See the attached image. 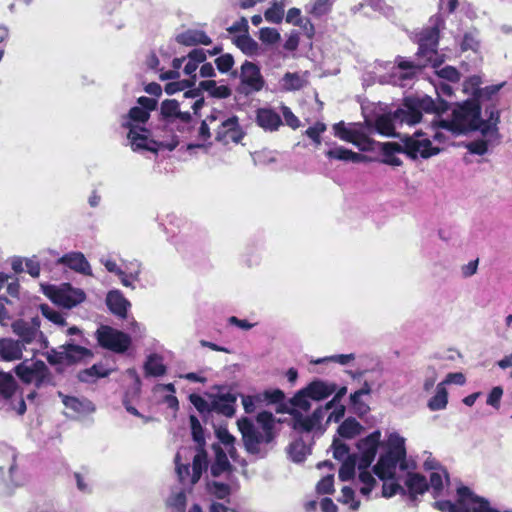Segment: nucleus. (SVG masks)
Listing matches in <instances>:
<instances>
[{"mask_svg":"<svg viewBox=\"0 0 512 512\" xmlns=\"http://www.w3.org/2000/svg\"><path fill=\"white\" fill-rule=\"evenodd\" d=\"M256 422L261 426L263 433L259 432L253 421L248 417H242L237 420L238 429L242 435L245 450L252 455L260 453V444H269L274 441L275 418L269 411H261L256 416Z\"/></svg>","mask_w":512,"mask_h":512,"instance_id":"nucleus-1","label":"nucleus"},{"mask_svg":"<svg viewBox=\"0 0 512 512\" xmlns=\"http://www.w3.org/2000/svg\"><path fill=\"white\" fill-rule=\"evenodd\" d=\"M457 499L440 500L433 503L434 508L441 512H500L491 507L490 502L481 496L476 495L468 486H459L456 490Z\"/></svg>","mask_w":512,"mask_h":512,"instance_id":"nucleus-2","label":"nucleus"},{"mask_svg":"<svg viewBox=\"0 0 512 512\" xmlns=\"http://www.w3.org/2000/svg\"><path fill=\"white\" fill-rule=\"evenodd\" d=\"M452 116L460 125L461 133L480 131L483 135L489 133V127L481 118V106L477 99L466 100L453 109Z\"/></svg>","mask_w":512,"mask_h":512,"instance_id":"nucleus-3","label":"nucleus"},{"mask_svg":"<svg viewBox=\"0 0 512 512\" xmlns=\"http://www.w3.org/2000/svg\"><path fill=\"white\" fill-rule=\"evenodd\" d=\"M14 372L22 383H34L37 389L45 385H55L52 372L42 360L26 359L15 366Z\"/></svg>","mask_w":512,"mask_h":512,"instance_id":"nucleus-4","label":"nucleus"},{"mask_svg":"<svg viewBox=\"0 0 512 512\" xmlns=\"http://www.w3.org/2000/svg\"><path fill=\"white\" fill-rule=\"evenodd\" d=\"M219 120L216 121L215 141L223 145L238 144L245 136V132L236 115L228 116L223 110L216 109Z\"/></svg>","mask_w":512,"mask_h":512,"instance_id":"nucleus-5","label":"nucleus"},{"mask_svg":"<svg viewBox=\"0 0 512 512\" xmlns=\"http://www.w3.org/2000/svg\"><path fill=\"white\" fill-rule=\"evenodd\" d=\"M122 127L129 130L127 138L133 151L146 150L157 153L161 147H166L172 151L177 146V143L164 145L162 142L150 139V131L147 128L134 125L129 121L122 122Z\"/></svg>","mask_w":512,"mask_h":512,"instance_id":"nucleus-6","label":"nucleus"},{"mask_svg":"<svg viewBox=\"0 0 512 512\" xmlns=\"http://www.w3.org/2000/svg\"><path fill=\"white\" fill-rule=\"evenodd\" d=\"M402 145L397 142L381 143L380 150L382 153L381 162L391 166H401L402 160L396 157V153H403L412 160L417 159V151L421 143L412 140V138H401Z\"/></svg>","mask_w":512,"mask_h":512,"instance_id":"nucleus-7","label":"nucleus"},{"mask_svg":"<svg viewBox=\"0 0 512 512\" xmlns=\"http://www.w3.org/2000/svg\"><path fill=\"white\" fill-rule=\"evenodd\" d=\"M95 335L98 344L102 348L120 354L126 352L132 342L131 337L127 333L108 325H101L96 330Z\"/></svg>","mask_w":512,"mask_h":512,"instance_id":"nucleus-8","label":"nucleus"},{"mask_svg":"<svg viewBox=\"0 0 512 512\" xmlns=\"http://www.w3.org/2000/svg\"><path fill=\"white\" fill-rule=\"evenodd\" d=\"M241 86L240 92L245 95L259 92L265 85V80L261 74L260 68L257 64L246 60L241 65L240 72Z\"/></svg>","mask_w":512,"mask_h":512,"instance_id":"nucleus-9","label":"nucleus"},{"mask_svg":"<svg viewBox=\"0 0 512 512\" xmlns=\"http://www.w3.org/2000/svg\"><path fill=\"white\" fill-rule=\"evenodd\" d=\"M380 445V430L373 431L357 442L356 447L360 452V456L358 458V469L369 468L371 466Z\"/></svg>","mask_w":512,"mask_h":512,"instance_id":"nucleus-10","label":"nucleus"},{"mask_svg":"<svg viewBox=\"0 0 512 512\" xmlns=\"http://www.w3.org/2000/svg\"><path fill=\"white\" fill-rule=\"evenodd\" d=\"M406 495L412 502L417 501L419 495L429 491V483L426 477L417 472H407L404 480Z\"/></svg>","mask_w":512,"mask_h":512,"instance_id":"nucleus-11","label":"nucleus"},{"mask_svg":"<svg viewBox=\"0 0 512 512\" xmlns=\"http://www.w3.org/2000/svg\"><path fill=\"white\" fill-rule=\"evenodd\" d=\"M394 117L396 118L397 122L407 123L409 125H414L421 121L422 113L415 103L413 96L404 98L403 107L397 108L394 111Z\"/></svg>","mask_w":512,"mask_h":512,"instance_id":"nucleus-12","label":"nucleus"},{"mask_svg":"<svg viewBox=\"0 0 512 512\" xmlns=\"http://www.w3.org/2000/svg\"><path fill=\"white\" fill-rule=\"evenodd\" d=\"M59 264H63L71 270L86 275L92 276V270L89 262L81 252H70L64 254L57 261Z\"/></svg>","mask_w":512,"mask_h":512,"instance_id":"nucleus-13","label":"nucleus"},{"mask_svg":"<svg viewBox=\"0 0 512 512\" xmlns=\"http://www.w3.org/2000/svg\"><path fill=\"white\" fill-rule=\"evenodd\" d=\"M40 322L38 318H33L31 322L25 320H17L12 324L13 332L19 336L20 342L30 344L32 343L38 332Z\"/></svg>","mask_w":512,"mask_h":512,"instance_id":"nucleus-14","label":"nucleus"},{"mask_svg":"<svg viewBox=\"0 0 512 512\" xmlns=\"http://www.w3.org/2000/svg\"><path fill=\"white\" fill-rule=\"evenodd\" d=\"M400 463V460L385 452L380 455L376 465L373 467V472L383 481L392 479L395 476V469Z\"/></svg>","mask_w":512,"mask_h":512,"instance_id":"nucleus-15","label":"nucleus"},{"mask_svg":"<svg viewBox=\"0 0 512 512\" xmlns=\"http://www.w3.org/2000/svg\"><path fill=\"white\" fill-rule=\"evenodd\" d=\"M333 131H334V135L336 137H338L339 139L349 142V143H352L358 147H361L362 150L366 149L365 147L361 146L362 143L370 142V139L366 135L360 133L357 130L347 128L343 121L335 123L333 125Z\"/></svg>","mask_w":512,"mask_h":512,"instance_id":"nucleus-16","label":"nucleus"},{"mask_svg":"<svg viewBox=\"0 0 512 512\" xmlns=\"http://www.w3.org/2000/svg\"><path fill=\"white\" fill-rule=\"evenodd\" d=\"M256 123L266 131H276L282 125L280 115L271 108H259L256 111Z\"/></svg>","mask_w":512,"mask_h":512,"instance_id":"nucleus-17","label":"nucleus"},{"mask_svg":"<svg viewBox=\"0 0 512 512\" xmlns=\"http://www.w3.org/2000/svg\"><path fill=\"white\" fill-rule=\"evenodd\" d=\"M416 58L423 68L431 66L439 68L445 61V55L439 53L438 48L418 46Z\"/></svg>","mask_w":512,"mask_h":512,"instance_id":"nucleus-18","label":"nucleus"},{"mask_svg":"<svg viewBox=\"0 0 512 512\" xmlns=\"http://www.w3.org/2000/svg\"><path fill=\"white\" fill-rule=\"evenodd\" d=\"M387 451L386 453L394 456L398 460L401 461L400 463V469L406 470L408 465L406 462V447H405V440L403 437L396 433L390 434L388 440H387Z\"/></svg>","mask_w":512,"mask_h":512,"instance_id":"nucleus-19","label":"nucleus"},{"mask_svg":"<svg viewBox=\"0 0 512 512\" xmlns=\"http://www.w3.org/2000/svg\"><path fill=\"white\" fill-rule=\"evenodd\" d=\"M106 304L114 315L122 319L127 317L130 302L123 296L120 291H110L106 297Z\"/></svg>","mask_w":512,"mask_h":512,"instance_id":"nucleus-20","label":"nucleus"},{"mask_svg":"<svg viewBox=\"0 0 512 512\" xmlns=\"http://www.w3.org/2000/svg\"><path fill=\"white\" fill-rule=\"evenodd\" d=\"M236 401L237 396L233 393L220 394L211 403L212 411L226 417H232L235 414Z\"/></svg>","mask_w":512,"mask_h":512,"instance_id":"nucleus-21","label":"nucleus"},{"mask_svg":"<svg viewBox=\"0 0 512 512\" xmlns=\"http://www.w3.org/2000/svg\"><path fill=\"white\" fill-rule=\"evenodd\" d=\"M305 388L310 399L320 401L333 394L336 391L337 385L317 379L310 382Z\"/></svg>","mask_w":512,"mask_h":512,"instance_id":"nucleus-22","label":"nucleus"},{"mask_svg":"<svg viewBox=\"0 0 512 512\" xmlns=\"http://www.w3.org/2000/svg\"><path fill=\"white\" fill-rule=\"evenodd\" d=\"M85 300V293L80 289L58 290L53 301L64 308H73Z\"/></svg>","mask_w":512,"mask_h":512,"instance_id":"nucleus-23","label":"nucleus"},{"mask_svg":"<svg viewBox=\"0 0 512 512\" xmlns=\"http://www.w3.org/2000/svg\"><path fill=\"white\" fill-rule=\"evenodd\" d=\"M60 349H63L65 363L68 365L93 357V353L90 349L73 343L63 344L60 346Z\"/></svg>","mask_w":512,"mask_h":512,"instance_id":"nucleus-24","label":"nucleus"},{"mask_svg":"<svg viewBox=\"0 0 512 512\" xmlns=\"http://www.w3.org/2000/svg\"><path fill=\"white\" fill-rule=\"evenodd\" d=\"M219 120V116L216 115V109H212L210 114L206 116L204 120L201 121L200 127L198 129V139L202 143H196V144H188V149L193 148H202L205 146L206 143L211 145V142L209 140L211 139V131H210V125L216 124V121Z\"/></svg>","mask_w":512,"mask_h":512,"instance_id":"nucleus-25","label":"nucleus"},{"mask_svg":"<svg viewBox=\"0 0 512 512\" xmlns=\"http://www.w3.org/2000/svg\"><path fill=\"white\" fill-rule=\"evenodd\" d=\"M177 43L184 46L210 45L211 38L202 30L188 29L176 36Z\"/></svg>","mask_w":512,"mask_h":512,"instance_id":"nucleus-26","label":"nucleus"},{"mask_svg":"<svg viewBox=\"0 0 512 512\" xmlns=\"http://www.w3.org/2000/svg\"><path fill=\"white\" fill-rule=\"evenodd\" d=\"M425 136V133L422 132L421 130H417L414 134L412 135H404V136H401V138H412V140L416 141V142H419L421 143L419 145V151H417V158L418 157H421L423 159H428L432 156H435L437 154L440 153L441 149L438 148V147H434L432 145V142L430 139L428 138H424Z\"/></svg>","mask_w":512,"mask_h":512,"instance_id":"nucleus-27","label":"nucleus"},{"mask_svg":"<svg viewBox=\"0 0 512 512\" xmlns=\"http://www.w3.org/2000/svg\"><path fill=\"white\" fill-rule=\"evenodd\" d=\"M24 345L20 341L2 338L0 339V357L5 361H13L22 358Z\"/></svg>","mask_w":512,"mask_h":512,"instance_id":"nucleus-28","label":"nucleus"},{"mask_svg":"<svg viewBox=\"0 0 512 512\" xmlns=\"http://www.w3.org/2000/svg\"><path fill=\"white\" fill-rule=\"evenodd\" d=\"M328 159H335L345 162L359 163L368 160L364 154L354 152L342 146H337L325 152Z\"/></svg>","mask_w":512,"mask_h":512,"instance_id":"nucleus-29","label":"nucleus"},{"mask_svg":"<svg viewBox=\"0 0 512 512\" xmlns=\"http://www.w3.org/2000/svg\"><path fill=\"white\" fill-rule=\"evenodd\" d=\"M213 451L215 453V460L211 465V474L214 477H219L222 473L232 471L227 454L219 444H213Z\"/></svg>","mask_w":512,"mask_h":512,"instance_id":"nucleus-30","label":"nucleus"},{"mask_svg":"<svg viewBox=\"0 0 512 512\" xmlns=\"http://www.w3.org/2000/svg\"><path fill=\"white\" fill-rule=\"evenodd\" d=\"M395 122L397 121L394 117V112L382 114L376 118L375 128L381 135L400 138V134L395 132Z\"/></svg>","mask_w":512,"mask_h":512,"instance_id":"nucleus-31","label":"nucleus"},{"mask_svg":"<svg viewBox=\"0 0 512 512\" xmlns=\"http://www.w3.org/2000/svg\"><path fill=\"white\" fill-rule=\"evenodd\" d=\"M395 64L398 69L404 71L400 76L402 79H412L424 69L417 59L416 61H411L402 56L396 57Z\"/></svg>","mask_w":512,"mask_h":512,"instance_id":"nucleus-32","label":"nucleus"},{"mask_svg":"<svg viewBox=\"0 0 512 512\" xmlns=\"http://www.w3.org/2000/svg\"><path fill=\"white\" fill-rule=\"evenodd\" d=\"M58 395L62 398L64 406L76 413H85L94 410L93 403L87 399L81 400L74 396L64 395L62 392H58Z\"/></svg>","mask_w":512,"mask_h":512,"instance_id":"nucleus-33","label":"nucleus"},{"mask_svg":"<svg viewBox=\"0 0 512 512\" xmlns=\"http://www.w3.org/2000/svg\"><path fill=\"white\" fill-rule=\"evenodd\" d=\"M196 451L197 452L192 462V475L190 479L192 484L199 481L203 471L206 470L208 466L207 452L205 448H196Z\"/></svg>","mask_w":512,"mask_h":512,"instance_id":"nucleus-34","label":"nucleus"},{"mask_svg":"<svg viewBox=\"0 0 512 512\" xmlns=\"http://www.w3.org/2000/svg\"><path fill=\"white\" fill-rule=\"evenodd\" d=\"M144 371L145 376L160 377L166 374L167 368L160 355L151 354L145 361Z\"/></svg>","mask_w":512,"mask_h":512,"instance_id":"nucleus-35","label":"nucleus"},{"mask_svg":"<svg viewBox=\"0 0 512 512\" xmlns=\"http://www.w3.org/2000/svg\"><path fill=\"white\" fill-rule=\"evenodd\" d=\"M440 29L438 26L426 27L418 34V46L438 48Z\"/></svg>","mask_w":512,"mask_h":512,"instance_id":"nucleus-36","label":"nucleus"},{"mask_svg":"<svg viewBox=\"0 0 512 512\" xmlns=\"http://www.w3.org/2000/svg\"><path fill=\"white\" fill-rule=\"evenodd\" d=\"M110 371L103 364H94L90 368L83 369L78 373V379L81 382H92L98 378L107 377Z\"/></svg>","mask_w":512,"mask_h":512,"instance_id":"nucleus-37","label":"nucleus"},{"mask_svg":"<svg viewBox=\"0 0 512 512\" xmlns=\"http://www.w3.org/2000/svg\"><path fill=\"white\" fill-rule=\"evenodd\" d=\"M200 86L204 91H207L212 97L215 98H228L232 92L231 89L226 85L218 86L214 80H204L200 82Z\"/></svg>","mask_w":512,"mask_h":512,"instance_id":"nucleus-38","label":"nucleus"},{"mask_svg":"<svg viewBox=\"0 0 512 512\" xmlns=\"http://www.w3.org/2000/svg\"><path fill=\"white\" fill-rule=\"evenodd\" d=\"M362 430L361 424L352 417L345 419L338 427V434L346 439H351L358 435Z\"/></svg>","mask_w":512,"mask_h":512,"instance_id":"nucleus-39","label":"nucleus"},{"mask_svg":"<svg viewBox=\"0 0 512 512\" xmlns=\"http://www.w3.org/2000/svg\"><path fill=\"white\" fill-rule=\"evenodd\" d=\"M357 460V454H351L347 456L345 460H343L338 473L339 479L341 481H350L354 478L356 464L358 465Z\"/></svg>","mask_w":512,"mask_h":512,"instance_id":"nucleus-40","label":"nucleus"},{"mask_svg":"<svg viewBox=\"0 0 512 512\" xmlns=\"http://www.w3.org/2000/svg\"><path fill=\"white\" fill-rule=\"evenodd\" d=\"M443 385L444 383L438 384L436 394L428 401V408L431 411L442 410L447 406L448 392Z\"/></svg>","mask_w":512,"mask_h":512,"instance_id":"nucleus-41","label":"nucleus"},{"mask_svg":"<svg viewBox=\"0 0 512 512\" xmlns=\"http://www.w3.org/2000/svg\"><path fill=\"white\" fill-rule=\"evenodd\" d=\"M17 389V383L10 373L0 371V395L4 399H10Z\"/></svg>","mask_w":512,"mask_h":512,"instance_id":"nucleus-42","label":"nucleus"},{"mask_svg":"<svg viewBox=\"0 0 512 512\" xmlns=\"http://www.w3.org/2000/svg\"><path fill=\"white\" fill-rule=\"evenodd\" d=\"M234 43L246 55H253L259 49L258 43L248 34L238 36Z\"/></svg>","mask_w":512,"mask_h":512,"instance_id":"nucleus-43","label":"nucleus"},{"mask_svg":"<svg viewBox=\"0 0 512 512\" xmlns=\"http://www.w3.org/2000/svg\"><path fill=\"white\" fill-rule=\"evenodd\" d=\"M265 19L270 23L280 24L284 18V4L282 1L274 2L271 7H269L264 12Z\"/></svg>","mask_w":512,"mask_h":512,"instance_id":"nucleus-44","label":"nucleus"},{"mask_svg":"<svg viewBox=\"0 0 512 512\" xmlns=\"http://www.w3.org/2000/svg\"><path fill=\"white\" fill-rule=\"evenodd\" d=\"M179 106V102L175 99L164 100L160 106V114L162 118L168 122L172 118H175L177 113H179Z\"/></svg>","mask_w":512,"mask_h":512,"instance_id":"nucleus-45","label":"nucleus"},{"mask_svg":"<svg viewBox=\"0 0 512 512\" xmlns=\"http://www.w3.org/2000/svg\"><path fill=\"white\" fill-rule=\"evenodd\" d=\"M359 480L363 483L360 493L364 496H369L376 485V480L368 471V468L359 469Z\"/></svg>","mask_w":512,"mask_h":512,"instance_id":"nucleus-46","label":"nucleus"},{"mask_svg":"<svg viewBox=\"0 0 512 512\" xmlns=\"http://www.w3.org/2000/svg\"><path fill=\"white\" fill-rule=\"evenodd\" d=\"M333 2L331 0H316L308 13L315 18H321L332 11Z\"/></svg>","mask_w":512,"mask_h":512,"instance_id":"nucleus-47","label":"nucleus"},{"mask_svg":"<svg viewBox=\"0 0 512 512\" xmlns=\"http://www.w3.org/2000/svg\"><path fill=\"white\" fill-rule=\"evenodd\" d=\"M191 433L197 448H205L204 430L195 415H190Z\"/></svg>","mask_w":512,"mask_h":512,"instance_id":"nucleus-48","label":"nucleus"},{"mask_svg":"<svg viewBox=\"0 0 512 512\" xmlns=\"http://www.w3.org/2000/svg\"><path fill=\"white\" fill-rule=\"evenodd\" d=\"M196 80V75H193L192 79H183L179 81L169 82L165 85L164 91L168 95H173L177 92L184 91L187 88H191L194 86Z\"/></svg>","mask_w":512,"mask_h":512,"instance_id":"nucleus-49","label":"nucleus"},{"mask_svg":"<svg viewBox=\"0 0 512 512\" xmlns=\"http://www.w3.org/2000/svg\"><path fill=\"white\" fill-rule=\"evenodd\" d=\"M309 395L306 391V388L299 390L290 400V405L295 409V407L308 411L311 407V404L308 400Z\"/></svg>","mask_w":512,"mask_h":512,"instance_id":"nucleus-50","label":"nucleus"},{"mask_svg":"<svg viewBox=\"0 0 512 512\" xmlns=\"http://www.w3.org/2000/svg\"><path fill=\"white\" fill-rule=\"evenodd\" d=\"M40 310L42 315L59 326H65L66 320L60 312L50 307L48 304H41Z\"/></svg>","mask_w":512,"mask_h":512,"instance_id":"nucleus-51","label":"nucleus"},{"mask_svg":"<svg viewBox=\"0 0 512 512\" xmlns=\"http://www.w3.org/2000/svg\"><path fill=\"white\" fill-rule=\"evenodd\" d=\"M444 475L440 471H434L431 472L430 478H429V488H432V494L434 498H437L441 495L443 489H444V483H443Z\"/></svg>","mask_w":512,"mask_h":512,"instance_id":"nucleus-52","label":"nucleus"},{"mask_svg":"<svg viewBox=\"0 0 512 512\" xmlns=\"http://www.w3.org/2000/svg\"><path fill=\"white\" fill-rule=\"evenodd\" d=\"M214 62H215L217 70L220 73H228V72H230L232 70L233 66H234V63H235L234 57L230 53H225V54L220 55L219 57H217L215 59Z\"/></svg>","mask_w":512,"mask_h":512,"instance_id":"nucleus-53","label":"nucleus"},{"mask_svg":"<svg viewBox=\"0 0 512 512\" xmlns=\"http://www.w3.org/2000/svg\"><path fill=\"white\" fill-rule=\"evenodd\" d=\"M283 86L287 91L299 90L303 87L302 80L297 73L287 72L283 76Z\"/></svg>","mask_w":512,"mask_h":512,"instance_id":"nucleus-54","label":"nucleus"},{"mask_svg":"<svg viewBox=\"0 0 512 512\" xmlns=\"http://www.w3.org/2000/svg\"><path fill=\"white\" fill-rule=\"evenodd\" d=\"M326 129V124L318 121L313 126L308 127L305 134L318 146L322 141L321 134L325 132Z\"/></svg>","mask_w":512,"mask_h":512,"instance_id":"nucleus-55","label":"nucleus"},{"mask_svg":"<svg viewBox=\"0 0 512 512\" xmlns=\"http://www.w3.org/2000/svg\"><path fill=\"white\" fill-rule=\"evenodd\" d=\"M420 112L434 113L436 110V101L430 96H413Z\"/></svg>","mask_w":512,"mask_h":512,"instance_id":"nucleus-56","label":"nucleus"},{"mask_svg":"<svg viewBox=\"0 0 512 512\" xmlns=\"http://www.w3.org/2000/svg\"><path fill=\"white\" fill-rule=\"evenodd\" d=\"M259 39L265 44H275L280 40V33L275 28L263 27L259 31Z\"/></svg>","mask_w":512,"mask_h":512,"instance_id":"nucleus-57","label":"nucleus"},{"mask_svg":"<svg viewBox=\"0 0 512 512\" xmlns=\"http://www.w3.org/2000/svg\"><path fill=\"white\" fill-rule=\"evenodd\" d=\"M341 498L339 499L340 502L343 504H350V508L352 510H358L360 507V501L355 500V492L354 490L349 486H344L341 490Z\"/></svg>","mask_w":512,"mask_h":512,"instance_id":"nucleus-58","label":"nucleus"},{"mask_svg":"<svg viewBox=\"0 0 512 512\" xmlns=\"http://www.w3.org/2000/svg\"><path fill=\"white\" fill-rule=\"evenodd\" d=\"M437 76L442 79L448 80L452 83H457L460 81L461 74L460 72L453 66H445L439 70H436Z\"/></svg>","mask_w":512,"mask_h":512,"instance_id":"nucleus-59","label":"nucleus"},{"mask_svg":"<svg viewBox=\"0 0 512 512\" xmlns=\"http://www.w3.org/2000/svg\"><path fill=\"white\" fill-rule=\"evenodd\" d=\"M432 125L435 128H442V129L448 130L455 136L462 134L460 125L455 120L454 116H452L451 120L442 119L439 121H434V122H432Z\"/></svg>","mask_w":512,"mask_h":512,"instance_id":"nucleus-60","label":"nucleus"},{"mask_svg":"<svg viewBox=\"0 0 512 512\" xmlns=\"http://www.w3.org/2000/svg\"><path fill=\"white\" fill-rule=\"evenodd\" d=\"M127 118L129 122H138V123H146L150 118V113L148 111L143 110L142 108L138 106L132 107L128 114Z\"/></svg>","mask_w":512,"mask_h":512,"instance_id":"nucleus-61","label":"nucleus"},{"mask_svg":"<svg viewBox=\"0 0 512 512\" xmlns=\"http://www.w3.org/2000/svg\"><path fill=\"white\" fill-rule=\"evenodd\" d=\"M294 420V428H301L305 432L312 431L316 426V424L312 421V419L309 416L303 417L300 411L294 414Z\"/></svg>","mask_w":512,"mask_h":512,"instance_id":"nucleus-62","label":"nucleus"},{"mask_svg":"<svg viewBox=\"0 0 512 512\" xmlns=\"http://www.w3.org/2000/svg\"><path fill=\"white\" fill-rule=\"evenodd\" d=\"M189 401L201 414L209 413L212 411L211 404H209L202 396L192 393L189 395Z\"/></svg>","mask_w":512,"mask_h":512,"instance_id":"nucleus-63","label":"nucleus"},{"mask_svg":"<svg viewBox=\"0 0 512 512\" xmlns=\"http://www.w3.org/2000/svg\"><path fill=\"white\" fill-rule=\"evenodd\" d=\"M318 494H332L334 492V475L330 474L323 477L316 485Z\"/></svg>","mask_w":512,"mask_h":512,"instance_id":"nucleus-64","label":"nucleus"}]
</instances>
